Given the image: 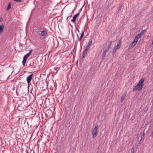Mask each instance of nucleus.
Instances as JSON below:
<instances>
[{
	"mask_svg": "<svg viewBox=\"0 0 153 153\" xmlns=\"http://www.w3.org/2000/svg\"><path fill=\"white\" fill-rule=\"evenodd\" d=\"M150 136L152 138L153 137V131H152V132L150 134Z\"/></svg>",
	"mask_w": 153,
	"mask_h": 153,
	"instance_id": "obj_26",
	"label": "nucleus"
},
{
	"mask_svg": "<svg viewBox=\"0 0 153 153\" xmlns=\"http://www.w3.org/2000/svg\"><path fill=\"white\" fill-rule=\"evenodd\" d=\"M152 103H153V100L152 101Z\"/></svg>",
	"mask_w": 153,
	"mask_h": 153,
	"instance_id": "obj_38",
	"label": "nucleus"
},
{
	"mask_svg": "<svg viewBox=\"0 0 153 153\" xmlns=\"http://www.w3.org/2000/svg\"><path fill=\"white\" fill-rule=\"evenodd\" d=\"M145 133H143V134L141 135V136H143V137H144Z\"/></svg>",
	"mask_w": 153,
	"mask_h": 153,
	"instance_id": "obj_32",
	"label": "nucleus"
},
{
	"mask_svg": "<svg viewBox=\"0 0 153 153\" xmlns=\"http://www.w3.org/2000/svg\"><path fill=\"white\" fill-rule=\"evenodd\" d=\"M34 62L33 61L32 62H31L30 63V64H29V65L31 66H34L35 65H34Z\"/></svg>",
	"mask_w": 153,
	"mask_h": 153,
	"instance_id": "obj_21",
	"label": "nucleus"
},
{
	"mask_svg": "<svg viewBox=\"0 0 153 153\" xmlns=\"http://www.w3.org/2000/svg\"><path fill=\"white\" fill-rule=\"evenodd\" d=\"M126 95V94H124L121 96V102H123L124 100Z\"/></svg>",
	"mask_w": 153,
	"mask_h": 153,
	"instance_id": "obj_14",
	"label": "nucleus"
},
{
	"mask_svg": "<svg viewBox=\"0 0 153 153\" xmlns=\"http://www.w3.org/2000/svg\"><path fill=\"white\" fill-rule=\"evenodd\" d=\"M141 139L140 140V142H139V143H140V142L141 141L142 139H143V138H144V137H143V136H141Z\"/></svg>",
	"mask_w": 153,
	"mask_h": 153,
	"instance_id": "obj_30",
	"label": "nucleus"
},
{
	"mask_svg": "<svg viewBox=\"0 0 153 153\" xmlns=\"http://www.w3.org/2000/svg\"><path fill=\"white\" fill-rule=\"evenodd\" d=\"M4 25L2 24L0 26V33H2L3 31V29L4 27Z\"/></svg>",
	"mask_w": 153,
	"mask_h": 153,
	"instance_id": "obj_12",
	"label": "nucleus"
},
{
	"mask_svg": "<svg viewBox=\"0 0 153 153\" xmlns=\"http://www.w3.org/2000/svg\"><path fill=\"white\" fill-rule=\"evenodd\" d=\"M121 40H120L119 42L118 43H117V45L115 46V47L113 49V50H114L116 52L117 49H118V48H119L120 47V45H121Z\"/></svg>",
	"mask_w": 153,
	"mask_h": 153,
	"instance_id": "obj_4",
	"label": "nucleus"
},
{
	"mask_svg": "<svg viewBox=\"0 0 153 153\" xmlns=\"http://www.w3.org/2000/svg\"><path fill=\"white\" fill-rule=\"evenodd\" d=\"M79 14V13H78L74 15L73 17V19L71 20V21L74 23L75 22L76 19L78 16Z\"/></svg>",
	"mask_w": 153,
	"mask_h": 153,
	"instance_id": "obj_6",
	"label": "nucleus"
},
{
	"mask_svg": "<svg viewBox=\"0 0 153 153\" xmlns=\"http://www.w3.org/2000/svg\"><path fill=\"white\" fill-rule=\"evenodd\" d=\"M116 52V51H114L113 50V51H112V55H114V53Z\"/></svg>",
	"mask_w": 153,
	"mask_h": 153,
	"instance_id": "obj_27",
	"label": "nucleus"
},
{
	"mask_svg": "<svg viewBox=\"0 0 153 153\" xmlns=\"http://www.w3.org/2000/svg\"><path fill=\"white\" fill-rule=\"evenodd\" d=\"M122 7V5H121L117 9V13H120L122 12L121 11V8Z\"/></svg>",
	"mask_w": 153,
	"mask_h": 153,
	"instance_id": "obj_10",
	"label": "nucleus"
},
{
	"mask_svg": "<svg viewBox=\"0 0 153 153\" xmlns=\"http://www.w3.org/2000/svg\"><path fill=\"white\" fill-rule=\"evenodd\" d=\"M69 18V17L68 16L67 18V21L68 20V18Z\"/></svg>",
	"mask_w": 153,
	"mask_h": 153,
	"instance_id": "obj_34",
	"label": "nucleus"
},
{
	"mask_svg": "<svg viewBox=\"0 0 153 153\" xmlns=\"http://www.w3.org/2000/svg\"><path fill=\"white\" fill-rule=\"evenodd\" d=\"M11 6V3L10 2L8 4V6H7V10H8L10 8Z\"/></svg>",
	"mask_w": 153,
	"mask_h": 153,
	"instance_id": "obj_17",
	"label": "nucleus"
},
{
	"mask_svg": "<svg viewBox=\"0 0 153 153\" xmlns=\"http://www.w3.org/2000/svg\"><path fill=\"white\" fill-rule=\"evenodd\" d=\"M77 36L78 38H79V36L77 34Z\"/></svg>",
	"mask_w": 153,
	"mask_h": 153,
	"instance_id": "obj_35",
	"label": "nucleus"
},
{
	"mask_svg": "<svg viewBox=\"0 0 153 153\" xmlns=\"http://www.w3.org/2000/svg\"><path fill=\"white\" fill-rule=\"evenodd\" d=\"M20 119V118H19V120Z\"/></svg>",
	"mask_w": 153,
	"mask_h": 153,
	"instance_id": "obj_37",
	"label": "nucleus"
},
{
	"mask_svg": "<svg viewBox=\"0 0 153 153\" xmlns=\"http://www.w3.org/2000/svg\"><path fill=\"white\" fill-rule=\"evenodd\" d=\"M47 35V33L45 30H43L42 31L41 35L42 36H45Z\"/></svg>",
	"mask_w": 153,
	"mask_h": 153,
	"instance_id": "obj_11",
	"label": "nucleus"
},
{
	"mask_svg": "<svg viewBox=\"0 0 153 153\" xmlns=\"http://www.w3.org/2000/svg\"><path fill=\"white\" fill-rule=\"evenodd\" d=\"M84 31H82V33L81 34V36H80V38H79V41H80L82 39V37H83V36H84Z\"/></svg>",
	"mask_w": 153,
	"mask_h": 153,
	"instance_id": "obj_13",
	"label": "nucleus"
},
{
	"mask_svg": "<svg viewBox=\"0 0 153 153\" xmlns=\"http://www.w3.org/2000/svg\"><path fill=\"white\" fill-rule=\"evenodd\" d=\"M90 47V46L88 45L86 47V49H86L88 51V50H89Z\"/></svg>",
	"mask_w": 153,
	"mask_h": 153,
	"instance_id": "obj_23",
	"label": "nucleus"
},
{
	"mask_svg": "<svg viewBox=\"0 0 153 153\" xmlns=\"http://www.w3.org/2000/svg\"><path fill=\"white\" fill-rule=\"evenodd\" d=\"M144 81V79L143 78H142L140 80L138 84L141 85H142V86H143L144 85L143 83Z\"/></svg>",
	"mask_w": 153,
	"mask_h": 153,
	"instance_id": "obj_8",
	"label": "nucleus"
},
{
	"mask_svg": "<svg viewBox=\"0 0 153 153\" xmlns=\"http://www.w3.org/2000/svg\"><path fill=\"white\" fill-rule=\"evenodd\" d=\"M142 85H141L139 84H138L136 85L134 88L133 89V91H135L138 90L140 91L143 87Z\"/></svg>",
	"mask_w": 153,
	"mask_h": 153,
	"instance_id": "obj_2",
	"label": "nucleus"
},
{
	"mask_svg": "<svg viewBox=\"0 0 153 153\" xmlns=\"http://www.w3.org/2000/svg\"><path fill=\"white\" fill-rule=\"evenodd\" d=\"M92 40H90L88 42V45L89 46H91L92 44Z\"/></svg>",
	"mask_w": 153,
	"mask_h": 153,
	"instance_id": "obj_20",
	"label": "nucleus"
},
{
	"mask_svg": "<svg viewBox=\"0 0 153 153\" xmlns=\"http://www.w3.org/2000/svg\"><path fill=\"white\" fill-rule=\"evenodd\" d=\"M98 125L96 124L95 125V128H93L91 131L92 134V137L94 138L97 136L98 134V129H97Z\"/></svg>",
	"mask_w": 153,
	"mask_h": 153,
	"instance_id": "obj_1",
	"label": "nucleus"
},
{
	"mask_svg": "<svg viewBox=\"0 0 153 153\" xmlns=\"http://www.w3.org/2000/svg\"><path fill=\"white\" fill-rule=\"evenodd\" d=\"M131 153H134V148L133 147L131 149Z\"/></svg>",
	"mask_w": 153,
	"mask_h": 153,
	"instance_id": "obj_22",
	"label": "nucleus"
},
{
	"mask_svg": "<svg viewBox=\"0 0 153 153\" xmlns=\"http://www.w3.org/2000/svg\"><path fill=\"white\" fill-rule=\"evenodd\" d=\"M109 49H108V48H107V49H105V50L104 51H103L104 52H105L106 53V52H107V51H108V50H109Z\"/></svg>",
	"mask_w": 153,
	"mask_h": 153,
	"instance_id": "obj_25",
	"label": "nucleus"
},
{
	"mask_svg": "<svg viewBox=\"0 0 153 153\" xmlns=\"http://www.w3.org/2000/svg\"><path fill=\"white\" fill-rule=\"evenodd\" d=\"M14 1L17 2H21V0H14Z\"/></svg>",
	"mask_w": 153,
	"mask_h": 153,
	"instance_id": "obj_28",
	"label": "nucleus"
},
{
	"mask_svg": "<svg viewBox=\"0 0 153 153\" xmlns=\"http://www.w3.org/2000/svg\"><path fill=\"white\" fill-rule=\"evenodd\" d=\"M16 94H17L18 95V93H17V91H16Z\"/></svg>",
	"mask_w": 153,
	"mask_h": 153,
	"instance_id": "obj_36",
	"label": "nucleus"
},
{
	"mask_svg": "<svg viewBox=\"0 0 153 153\" xmlns=\"http://www.w3.org/2000/svg\"><path fill=\"white\" fill-rule=\"evenodd\" d=\"M26 61H27V59H26L23 58V60L22 61L23 65V66H25V65L26 63Z\"/></svg>",
	"mask_w": 153,
	"mask_h": 153,
	"instance_id": "obj_16",
	"label": "nucleus"
},
{
	"mask_svg": "<svg viewBox=\"0 0 153 153\" xmlns=\"http://www.w3.org/2000/svg\"><path fill=\"white\" fill-rule=\"evenodd\" d=\"M141 33H140L138 34L135 37L138 39L141 37Z\"/></svg>",
	"mask_w": 153,
	"mask_h": 153,
	"instance_id": "obj_18",
	"label": "nucleus"
},
{
	"mask_svg": "<svg viewBox=\"0 0 153 153\" xmlns=\"http://www.w3.org/2000/svg\"><path fill=\"white\" fill-rule=\"evenodd\" d=\"M138 39L135 37L134 40L129 45V48H131L134 47L135 45H136L137 42L138 41Z\"/></svg>",
	"mask_w": 153,
	"mask_h": 153,
	"instance_id": "obj_3",
	"label": "nucleus"
},
{
	"mask_svg": "<svg viewBox=\"0 0 153 153\" xmlns=\"http://www.w3.org/2000/svg\"><path fill=\"white\" fill-rule=\"evenodd\" d=\"M3 19L2 17L0 18V22H1L3 21Z\"/></svg>",
	"mask_w": 153,
	"mask_h": 153,
	"instance_id": "obj_29",
	"label": "nucleus"
},
{
	"mask_svg": "<svg viewBox=\"0 0 153 153\" xmlns=\"http://www.w3.org/2000/svg\"><path fill=\"white\" fill-rule=\"evenodd\" d=\"M146 30H142L140 33H141V34L142 35L146 31Z\"/></svg>",
	"mask_w": 153,
	"mask_h": 153,
	"instance_id": "obj_24",
	"label": "nucleus"
},
{
	"mask_svg": "<svg viewBox=\"0 0 153 153\" xmlns=\"http://www.w3.org/2000/svg\"><path fill=\"white\" fill-rule=\"evenodd\" d=\"M33 50H31L30 51V52L25 55L23 57V58L27 60L28 57L30 56L31 53L32 52Z\"/></svg>",
	"mask_w": 153,
	"mask_h": 153,
	"instance_id": "obj_7",
	"label": "nucleus"
},
{
	"mask_svg": "<svg viewBox=\"0 0 153 153\" xmlns=\"http://www.w3.org/2000/svg\"><path fill=\"white\" fill-rule=\"evenodd\" d=\"M26 153H29L28 150L26 149Z\"/></svg>",
	"mask_w": 153,
	"mask_h": 153,
	"instance_id": "obj_33",
	"label": "nucleus"
},
{
	"mask_svg": "<svg viewBox=\"0 0 153 153\" xmlns=\"http://www.w3.org/2000/svg\"><path fill=\"white\" fill-rule=\"evenodd\" d=\"M112 43V42L111 41L109 42V43L108 45V49H109L111 48Z\"/></svg>",
	"mask_w": 153,
	"mask_h": 153,
	"instance_id": "obj_19",
	"label": "nucleus"
},
{
	"mask_svg": "<svg viewBox=\"0 0 153 153\" xmlns=\"http://www.w3.org/2000/svg\"><path fill=\"white\" fill-rule=\"evenodd\" d=\"M106 53L105 52L103 51V52L102 53V59H104V57L106 55Z\"/></svg>",
	"mask_w": 153,
	"mask_h": 153,
	"instance_id": "obj_15",
	"label": "nucleus"
},
{
	"mask_svg": "<svg viewBox=\"0 0 153 153\" xmlns=\"http://www.w3.org/2000/svg\"><path fill=\"white\" fill-rule=\"evenodd\" d=\"M33 75V74H30L29 76H28L27 78V83L28 85L30 83V82L31 80L32 79V76Z\"/></svg>",
	"mask_w": 153,
	"mask_h": 153,
	"instance_id": "obj_5",
	"label": "nucleus"
},
{
	"mask_svg": "<svg viewBox=\"0 0 153 153\" xmlns=\"http://www.w3.org/2000/svg\"><path fill=\"white\" fill-rule=\"evenodd\" d=\"M88 51L86 49H85L84 51L83 54L82 56V58L83 59L85 57V56L87 55V53Z\"/></svg>",
	"mask_w": 153,
	"mask_h": 153,
	"instance_id": "obj_9",
	"label": "nucleus"
},
{
	"mask_svg": "<svg viewBox=\"0 0 153 153\" xmlns=\"http://www.w3.org/2000/svg\"><path fill=\"white\" fill-rule=\"evenodd\" d=\"M72 16V13H71L69 14V16H68L69 17H71Z\"/></svg>",
	"mask_w": 153,
	"mask_h": 153,
	"instance_id": "obj_31",
	"label": "nucleus"
}]
</instances>
